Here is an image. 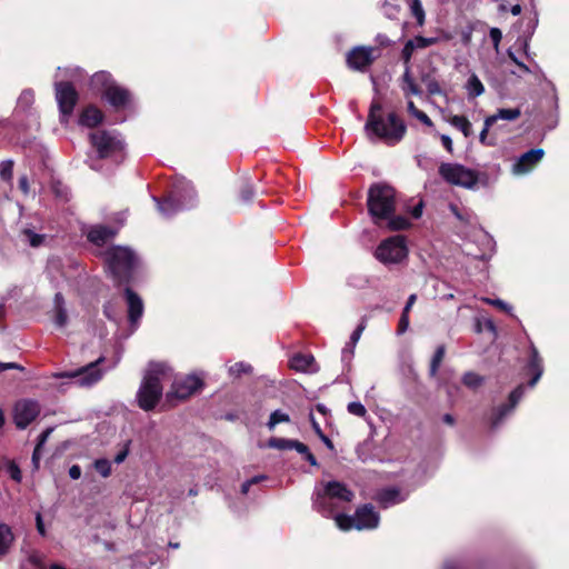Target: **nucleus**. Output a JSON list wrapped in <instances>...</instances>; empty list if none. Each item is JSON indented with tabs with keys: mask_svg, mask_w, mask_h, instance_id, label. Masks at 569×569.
<instances>
[{
	"mask_svg": "<svg viewBox=\"0 0 569 569\" xmlns=\"http://www.w3.org/2000/svg\"><path fill=\"white\" fill-rule=\"evenodd\" d=\"M381 110L380 102L372 101L365 126L366 132L370 139L377 138L389 146H395L403 139L407 126L396 112H390L387 117H383Z\"/></svg>",
	"mask_w": 569,
	"mask_h": 569,
	"instance_id": "1",
	"label": "nucleus"
},
{
	"mask_svg": "<svg viewBox=\"0 0 569 569\" xmlns=\"http://www.w3.org/2000/svg\"><path fill=\"white\" fill-rule=\"evenodd\" d=\"M368 210L376 224L386 220L390 230H402L410 226L405 217H392L395 212V190L387 184L377 183L369 189Z\"/></svg>",
	"mask_w": 569,
	"mask_h": 569,
	"instance_id": "2",
	"label": "nucleus"
},
{
	"mask_svg": "<svg viewBox=\"0 0 569 569\" xmlns=\"http://www.w3.org/2000/svg\"><path fill=\"white\" fill-rule=\"evenodd\" d=\"M171 377V368L162 362H151L137 392L138 406L152 410L162 396V381Z\"/></svg>",
	"mask_w": 569,
	"mask_h": 569,
	"instance_id": "3",
	"label": "nucleus"
},
{
	"mask_svg": "<svg viewBox=\"0 0 569 569\" xmlns=\"http://www.w3.org/2000/svg\"><path fill=\"white\" fill-rule=\"evenodd\" d=\"M355 498L353 492L339 481H328L321 488H316L312 506L325 517H333L342 503L350 502Z\"/></svg>",
	"mask_w": 569,
	"mask_h": 569,
	"instance_id": "4",
	"label": "nucleus"
},
{
	"mask_svg": "<svg viewBox=\"0 0 569 569\" xmlns=\"http://www.w3.org/2000/svg\"><path fill=\"white\" fill-rule=\"evenodd\" d=\"M104 261L114 279L122 281L131 277L140 260L129 247L113 246L106 250Z\"/></svg>",
	"mask_w": 569,
	"mask_h": 569,
	"instance_id": "5",
	"label": "nucleus"
},
{
	"mask_svg": "<svg viewBox=\"0 0 569 569\" xmlns=\"http://www.w3.org/2000/svg\"><path fill=\"white\" fill-rule=\"evenodd\" d=\"M92 90L102 93V97L113 108H124L130 103V92L114 82L111 74L107 71L96 72L90 79Z\"/></svg>",
	"mask_w": 569,
	"mask_h": 569,
	"instance_id": "6",
	"label": "nucleus"
},
{
	"mask_svg": "<svg viewBox=\"0 0 569 569\" xmlns=\"http://www.w3.org/2000/svg\"><path fill=\"white\" fill-rule=\"evenodd\" d=\"M196 191L190 182L181 180L174 184L173 193L168 199L161 202L153 197V200L159 212L164 217H170L180 210L191 208L196 203Z\"/></svg>",
	"mask_w": 569,
	"mask_h": 569,
	"instance_id": "7",
	"label": "nucleus"
},
{
	"mask_svg": "<svg viewBox=\"0 0 569 569\" xmlns=\"http://www.w3.org/2000/svg\"><path fill=\"white\" fill-rule=\"evenodd\" d=\"M380 517L371 505L359 507L353 516L337 513L335 516L336 526L342 531L372 530L379 526Z\"/></svg>",
	"mask_w": 569,
	"mask_h": 569,
	"instance_id": "8",
	"label": "nucleus"
},
{
	"mask_svg": "<svg viewBox=\"0 0 569 569\" xmlns=\"http://www.w3.org/2000/svg\"><path fill=\"white\" fill-rule=\"evenodd\" d=\"M408 256V247L403 236H393L382 241L377 250L376 258L385 263H400Z\"/></svg>",
	"mask_w": 569,
	"mask_h": 569,
	"instance_id": "9",
	"label": "nucleus"
},
{
	"mask_svg": "<svg viewBox=\"0 0 569 569\" xmlns=\"http://www.w3.org/2000/svg\"><path fill=\"white\" fill-rule=\"evenodd\" d=\"M439 173L450 184L466 189H473L478 183L477 172L459 163H442Z\"/></svg>",
	"mask_w": 569,
	"mask_h": 569,
	"instance_id": "10",
	"label": "nucleus"
},
{
	"mask_svg": "<svg viewBox=\"0 0 569 569\" xmlns=\"http://www.w3.org/2000/svg\"><path fill=\"white\" fill-rule=\"evenodd\" d=\"M92 147L97 150L99 158H109L120 154L123 150V142L114 131H96L90 134Z\"/></svg>",
	"mask_w": 569,
	"mask_h": 569,
	"instance_id": "11",
	"label": "nucleus"
},
{
	"mask_svg": "<svg viewBox=\"0 0 569 569\" xmlns=\"http://www.w3.org/2000/svg\"><path fill=\"white\" fill-rule=\"evenodd\" d=\"M104 361L103 357H100L98 360L81 367L80 369L58 372L54 373V378H68L73 381L74 385L80 387H91L97 383L103 375V371L99 368L100 363Z\"/></svg>",
	"mask_w": 569,
	"mask_h": 569,
	"instance_id": "12",
	"label": "nucleus"
},
{
	"mask_svg": "<svg viewBox=\"0 0 569 569\" xmlns=\"http://www.w3.org/2000/svg\"><path fill=\"white\" fill-rule=\"evenodd\" d=\"M201 387V379L193 375L174 379L171 389L166 395V399L171 406H174L176 402L189 398L191 395L197 392Z\"/></svg>",
	"mask_w": 569,
	"mask_h": 569,
	"instance_id": "13",
	"label": "nucleus"
},
{
	"mask_svg": "<svg viewBox=\"0 0 569 569\" xmlns=\"http://www.w3.org/2000/svg\"><path fill=\"white\" fill-rule=\"evenodd\" d=\"M54 88L56 99L62 116V121H64L73 111L78 100V93L71 83L64 81H57Z\"/></svg>",
	"mask_w": 569,
	"mask_h": 569,
	"instance_id": "14",
	"label": "nucleus"
},
{
	"mask_svg": "<svg viewBox=\"0 0 569 569\" xmlns=\"http://www.w3.org/2000/svg\"><path fill=\"white\" fill-rule=\"evenodd\" d=\"M523 395L525 386L520 385L513 391H511V393L509 395V402L507 405H502L492 410L489 417V423L492 429H497L498 427H500L505 419L512 413L513 409L521 400Z\"/></svg>",
	"mask_w": 569,
	"mask_h": 569,
	"instance_id": "15",
	"label": "nucleus"
},
{
	"mask_svg": "<svg viewBox=\"0 0 569 569\" xmlns=\"http://www.w3.org/2000/svg\"><path fill=\"white\" fill-rule=\"evenodd\" d=\"M40 413V406L34 400H20L13 409V419L18 428L24 429Z\"/></svg>",
	"mask_w": 569,
	"mask_h": 569,
	"instance_id": "16",
	"label": "nucleus"
},
{
	"mask_svg": "<svg viewBox=\"0 0 569 569\" xmlns=\"http://www.w3.org/2000/svg\"><path fill=\"white\" fill-rule=\"evenodd\" d=\"M543 156L542 149H531L525 152L512 164L511 173L517 177L528 174L542 160Z\"/></svg>",
	"mask_w": 569,
	"mask_h": 569,
	"instance_id": "17",
	"label": "nucleus"
},
{
	"mask_svg": "<svg viewBox=\"0 0 569 569\" xmlns=\"http://www.w3.org/2000/svg\"><path fill=\"white\" fill-rule=\"evenodd\" d=\"M372 53V48L356 47L347 54V63L352 70L365 71L375 59Z\"/></svg>",
	"mask_w": 569,
	"mask_h": 569,
	"instance_id": "18",
	"label": "nucleus"
},
{
	"mask_svg": "<svg viewBox=\"0 0 569 569\" xmlns=\"http://www.w3.org/2000/svg\"><path fill=\"white\" fill-rule=\"evenodd\" d=\"M126 300L128 305V318L130 325L133 329H137L139 321L143 315V301L142 299L133 292L130 288H127L126 291Z\"/></svg>",
	"mask_w": 569,
	"mask_h": 569,
	"instance_id": "19",
	"label": "nucleus"
},
{
	"mask_svg": "<svg viewBox=\"0 0 569 569\" xmlns=\"http://www.w3.org/2000/svg\"><path fill=\"white\" fill-rule=\"evenodd\" d=\"M118 232V228H111L103 224L91 226L87 231L88 240L96 246H103L113 239Z\"/></svg>",
	"mask_w": 569,
	"mask_h": 569,
	"instance_id": "20",
	"label": "nucleus"
},
{
	"mask_svg": "<svg viewBox=\"0 0 569 569\" xmlns=\"http://www.w3.org/2000/svg\"><path fill=\"white\" fill-rule=\"evenodd\" d=\"M409 492H402L398 488L391 487L381 490L377 495V501L383 507L389 508L393 505L400 503L406 500Z\"/></svg>",
	"mask_w": 569,
	"mask_h": 569,
	"instance_id": "21",
	"label": "nucleus"
},
{
	"mask_svg": "<svg viewBox=\"0 0 569 569\" xmlns=\"http://www.w3.org/2000/svg\"><path fill=\"white\" fill-rule=\"evenodd\" d=\"M529 370L533 373L532 379L529 382L530 387L536 386L543 373L542 359L539 356V352L535 346H531L530 349V360L528 365Z\"/></svg>",
	"mask_w": 569,
	"mask_h": 569,
	"instance_id": "22",
	"label": "nucleus"
},
{
	"mask_svg": "<svg viewBox=\"0 0 569 569\" xmlns=\"http://www.w3.org/2000/svg\"><path fill=\"white\" fill-rule=\"evenodd\" d=\"M315 358L311 355L297 353L290 359V368L300 372H311L313 368Z\"/></svg>",
	"mask_w": 569,
	"mask_h": 569,
	"instance_id": "23",
	"label": "nucleus"
},
{
	"mask_svg": "<svg viewBox=\"0 0 569 569\" xmlns=\"http://www.w3.org/2000/svg\"><path fill=\"white\" fill-rule=\"evenodd\" d=\"M102 112L96 107H88L83 110L80 117V123L82 126L92 128L98 126L102 121Z\"/></svg>",
	"mask_w": 569,
	"mask_h": 569,
	"instance_id": "24",
	"label": "nucleus"
},
{
	"mask_svg": "<svg viewBox=\"0 0 569 569\" xmlns=\"http://www.w3.org/2000/svg\"><path fill=\"white\" fill-rule=\"evenodd\" d=\"M465 89L469 99H475L485 92V86L476 73L469 76Z\"/></svg>",
	"mask_w": 569,
	"mask_h": 569,
	"instance_id": "25",
	"label": "nucleus"
},
{
	"mask_svg": "<svg viewBox=\"0 0 569 569\" xmlns=\"http://www.w3.org/2000/svg\"><path fill=\"white\" fill-rule=\"evenodd\" d=\"M449 122L451 126L460 130L466 138L472 136V124L466 117L453 116Z\"/></svg>",
	"mask_w": 569,
	"mask_h": 569,
	"instance_id": "26",
	"label": "nucleus"
},
{
	"mask_svg": "<svg viewBox=\"0 0 569 569\" xmlns=\"http://www.w3.org/2000/svg\"><path fill=\"white\" fill-rule=\"evenodd\" d=\"M13 540L11 529L3 523H0V556L8 552L10 545Z\"/></svg>",
	"mask_w": 569,
	"mask_h": 569,
	"instance_id": "27",
	"label": "nucleus"
},
{
	"mask_svg": "<svg viewBox=\"0 0 569 569\" xmlns=\"http://www.w3.org/2000/svg\"><path fill=\"white\" fill-rule=\"evenodd\" d=\"M521 116V110L519 108L513 109H499L497 113L489 116L488 118L493 119V123H496L498 120H507V121H513L518 119Z\"/></svg>",
	"mask_w": 569,
	"mask_h": 569,
	"instance_id": "28",
	"label": "nucleus"
},
{
	"mask_svg": "<svg viewBox=\"0 0 569 569\" xmlns=\"http://www.w3.org/2000/svg\"><path fill=\"white\" fill-rule=\"evenodd\" d=\"M229 376L239 378L242 375H249L252 372V367L243 361L236 362L228 368Z\"/></svg>",
	"mask_w": 569,
	"mask_h": 569,
	"instance_id": "29",
	"label": "nucleus"
},
{
	"mask_svg": "<svg viewBox=\"0 0 569 569\" xmlns=\"http://www.w3.org/2000/svg\"><path fill=\"white\" fill-rule=\"evenodd\" d=\"M289 421H290V417L288 413L283 412L281 410H274L273 412H271V415L269 417L267 427L269 428V430H273L277 425L282 423V422H289Z\"/></svg>",
	"mask_w": 569,
	"mask_h": 569,
	"instance_id": "30",
	"label": "nucleus"
},
{
	"mask_svg": "<svg viewBox=\"0 0 569 569\" xmlns=\"http://www.w3.org/2000/svg\"><path fill=\"white\" fill-rule=\"evenodd\" d=\"M296 440L284 439V438H271L268 441V446L270 448H274L278 450H292Z\"/></svg>",
	"mask_w": 569,
	"mask_h": 569,
	"instance_id": "31",
	"label": "nucleus"
},
{
	"mask_svg": "<svg viewBox=\"0 0 569 569\" xmlns=\"http://www.w3.org/2000/svg\"><path fill=\"white\" fill-rule=\"evenodd\" d=\"M493 126V119L492 118H486L483 122V129L481 130L479 134V141L483 146H495L496 140L488 137L489 129Z\"/></svg>",
	"mask_w": 569,
	"mask_h": 569,
	"instance_id": "32",
	"label": "nucleus"
},
{
	"mask_svg": "<svg viewBox=\"0 0 569 569\" xmlns=\"http://www.w3.org/2000/svg\"><path fill=\"white\" fill-rule=\"evenodd\" d=\"M292 450H296L297 452H299L300 455H302L305 457V459L311 465V466H317L318 462H317V459L315 458V456L310 452L309 448L296 440L295 442V446H293V449Z\"/></svg>",
	"mask_w": 569,
	"mask_h": 569,
	"instance_id": "33",
	"label": "nucleus"
},
{
	"mask_svg": "<svg viewBox=\"0 0 569 569\" xmlns=\"http://www.w3.org/2000/svg\"><path fill=\"white\" fill-rule=\"evenodd\" d=\"M93 468L98 473H100L103 478H107L111 475L112 468L111 462L108 459L101 458L97 459L93 462Z\"/></svg>",
	"mask_w": 569,
	"mask_h": 569,
	"instance_id": "34",
	"label": "nucleus"
},
{
	"mask_svg": "<svg viewBox=\"0 0 569 569\" xmlns=\"http://www.w3.org/2000/svg\"><path fill=\"white\" fill-rule=\"evenodd\" d=\"M445 347L439 346L432 357L431 365H430V375L435 376L439 369V366L445 357Z\"/></svg>",
	"mask_w": 569,
	"mask_h": 569,
	"instance_id": "35",
	"label": "nucleus"
},
{
	"mask_svg": "<svg viewBox=\"0 0 569 569\" xmlns=\"http://www.w3.org/2000/svg\"><path fill=\"white\" fill-rule=\"evenodd\" d=\"M462 381L467 387L476 389L482 385L483 378L478 373L467 372L463 375Z\"/></svg>",
	"mask_w": 569,
	"mask_h": 569,
	"instance_id": "36",
	"label": "nucleus"
},
{
	"mask_svg": "<svg viewBox=\"0 0 569 569\" xmlns=\"http://www.w3.org/2000/svg\"><path fill=\"white\" fill-rule=\"evenodd\" d=\"M411 13L416 18L419 26L425 22V11L420 0H412L410 4Z\"/></svg>",
	"mask_w": 569,
	"mask_h": 569,
	"instance_id": "37",
	"label": "nucleus"
},
{
	"mask_svg": "<svg viewBox=\"0 0 569 569\" xmlns=\"http://www.w3.org/2000/svg\"><path fill=\"white\" fill-rule=\"evenodd\" d=\"M436 38L416 37L410 40V46H415V49H423L436 43Z\"/></svg>",
	"mask_w": 569,
	"mask_h": 569,
	"instance_id": "38",
	"label": "nucleus"
},
{
	"mask_svg": "<svg viewBox=\"0 0 569 569\" xmlns=\"http://www.w3.org/2000/svg\"><path fill=\"white\" fill-rule=\"evenodd\" d=\"M348 412L350 415L357 416V417H365L367 415V409L365 406L359 401H352L347 407Z\"/></svg>",
	"mask_w": 569,
	"mask_h": 569,
	"instance_id": "39",
	"label": "nucleus"
},
{
	"mask_svg": "<svg viewBox=\"0 0 569 569\" xmlns=\"http://www.w3.org/2000/svg\"><path fill=\"white\" fill-rule=\"evenodd\" d=\"M7 472L12 480H14L17 482L21 481V479H22L21 470L14 461H8Z\"/></svg>",
	"mask_w": 569,
	"mask_h": 569,
	"instance_id": "40",
	"label": "nucleus"
},
{
	"mask_svg": "<svg viewBox=\"0 0 569 569\" xmlns=\"http://www.w3.org/2000/svg\"><path fill=\"white\" fill-rule=\"evenodd\" d=\"M23 236L26 238V241H28L31 247H38L43 241L42 234H38L31 230H24Z\"/></svg>",
	"mask_w": 569,
	"mask_h": 569,
	"instance_id": "41",
	"label": "nucleus"
},
{
	"mask_svg": "<svg viewBox=\"0 0 569 569\" xmlns=\"http://www.w3.org/2000/svg\"><path fill=\"white\" fill-rule=\"evenodd\" d=\"M482 301L490 306H495L508 313H511L512 311V307L501 299L482 298Z\"/></svg>",
	"mask_w": 569,
	"mask_h": 569,
	"instance_id": "42",
	"label": "nucleus"
},
{
	"mask_svg": "<svg viewBox=\"0 0 569 569\" xmlns=\"http://www.w3.org/2000/svg\"><path fill=\"white\" fill-rule=\"evenodd\" d=\"M382 11L387 18L396 19L399 13V6L385 1L382 3Z\"/></svg>",
	"mask_w": 569,
	"mask_h": 569,
	"instance_id": "43",
	"label": "nucleus"
},
{
	"mask_svg": "<svg viewBox=\"0 0 569 569\" xmlns=\"http://www.w3.org/2000/svg\"><path fill=\"white\" fill-rule=\"evenodd\" d=\"M401 89L407 99H409L410 96H420L422 92L415 81L408 84H401Z\"/></svg>",
	"mask_w": 569,
	"mask_h": 569,
	"instance_id": "44",
	"label": "nucleus"
},
{
	"mask_svg": "<svg viewBox=\"0 0 569 569\" xmlns=\"http://www.w3.org/2000/svg\"><path fill=\"white\" fill-rule=\"evenodd\" d=\"M13 174V162L8 160L1 163L0 177L3 180H10Z\"/></svg>",
	"mask_w": 569,
	"mask_h": 569,
	"instance_id": "45",
	"label": "nucleus"
},
{
	"mask_svg": "<svg viewBox=\"0 0 569 569\" xmlns=\"http://www.w3.org/2000/svg\"><path fill=\"white\" fill-rule=\"evenodd\" d=\"M426 87H427L428 93L431 94V96H436V94L441 96V94H443V91H442L440 84L435 79L427 80L426 81Z\"/></svg>",
	"mask_w": 569,
	"mask_h": 569,
	"instance_id": "46",
	"label": "nucleus"
},
{
	"mask_svg": "<svg viewBox=\"0 0 569 569\" xmlns=\"http://www.w3.org/2000/svg\"><path fill=\"white\" fill-rule=\"evenodd\" d=\"M365 329H366V322L361 321V323H359L358 327L351 333L349 343L352 345V348H356V345L358 343Z\"/></svg>",
	"mask_w": 569,
	"mask_h": 569,
	"instance_id": "47",
	"label": "nucleus"
},
{
	"mask_svg": "<svg viewBox=\"0 0 569 569\" xmlns=\"http://www.w3.org/2000/svg\"><path fill=\"white\" fill-rule=\"evenodd\" d=\"M489 36H490V39L493 43V48L496 50V52L499 51V44H500V41L502 39V32L500 29L498 28H491L490 31H489Z\"/></svg>",
	"mask_w": 569,
	"mask_h": 569,
	"instance_id": "48",
	"label": "nucleus"
},
{
	"mask_svg": "<svg viewBox=\"0 0 569 569\" xmlns=\"http://www.w3.org/2000/svg\"><path fill=\"white\" fill-rule=\"evenodd\" d=\"M54 323L58 327H63L67 323V311L66 309H56Z\"/></svg>",
	"mask_w": 569,
	"mask_h": 569,
	"instance_id": "49",
	"label": "nucleus"
},
{
	"mask_svg": "<svg viewBox=\"0 0 569 569\" xmlns=\"http://www.w3.org/2000/svg\"><path fill=\"white\" fill-rule=\"evenodd\" d=\"M355 353V348H352V345L349 342L346 345V347L342 349L341 352V359L345 362H350Z\"/></svg>",
	"mask_w": 569,
	"mask_h": 569,
	"instance_id": "50",
	"label": "nucleus"
},
{
	"mask_svg": "<svg viewBox=\"0 0 569 569\" xmlns=\"http://www.w3.org/2000/svg\"><path fill=\"white\" fill-rule=\"evenodd\" d=\"M408 327H409V313L402 312L400 320H399L398 335L405 333L407 331Z\"/></svg>",
	"mask_w": 569,
	"mask_h": 569,
	"instance_id": "51",
	"label": "nucleus"
},
{
	"mask_svg": "<svg viewBox=\"0 0 569 569\" xmlns=\"http://www.w3.org/2000/svg\"><path fill=\"white\" fill-rule=\"evenodd\" d=\"M508 56L510 58V60L512 62H515L523 72L526 73H531L533 72L531 68H529L527 64H525L523 62H521L516 56L515 53H512L511 51L508 52Z\"/></svg>",
	"mask_w": 569,
	"mask_h": 569,
	"instance_id": "52",
	"label": "nucleus"
},
{
	"mask_svg": "<svg viewBox=\"0 0 569 569\" xmlns=\"http://www.w3.org/2000/svg\"><path fill=\"white\" fill-rule=\"evenodd\" d=\"M254 196V191L251 184H246L241 190V198L243 201H250Z\"/></svg>",
	"mask_w": 569,
	"mask_h": 569,
	"instance_id": "53",
	"label": "nucleus"
},
{
	"mask_svg": "<svg viewBox=\"0 0 569 569\" xmlns=\"http://www.w3.org/2000/svg\"><path fill=\"white\" fill-rule=\"evenodd\" d=\"M128 453H129V443H127L124 446V448L116 455L114 462L118 465L122 463L126 460V458L128 457Z\"/></svg>",
	"mask_w": 569,
	"mask_h": 569,
	"instance_id": "54",
	"label": "nucleus"
},
{
	"mask_svg": "<svg viewBox=\"0 0 569 569\" xmlns=\"http://www.w3.org/2000/svg\"><path fill=\"white\" fill-rule=\"evenodd\" d=\"M52 430V428H47L44 431H42L38 438V443L36 447L41 448L50 437Z\"/></svg>",
	"mask_w": 569,
	"mask_h": 569,
	"instance_id": "55",
	"label": "nucleus"
},
{
	"mask_svg": "<svg viewBox=\"0 0 569 569\" xmlns=\"http://www.w3.org/2000/svg\"><path fill=\"white\" fill-rule=\"evenodd\" d=\"M36 525H37V530L38 532L44 537L46 536V528H44V523H43V520H42V517H41V513H37L36 515Z\"/></svg>",
	"mask_w": 569,
	"mask_h": 569,
	"instance_id": "56",
	"label": "nucleus"
},
{
	"mask_svg": "<svg viewBox=\"0 0 569 569\" xmlns=\"http://www.w3.org/2000/svg\"><path fill=\"white\" fill-rule=\"evenodd\" d=\"M69 476L71 479L77 480L81 477V468L78 465H73L69 468Z\"/></svg>",
	"mask_w": 569,
	"mask_h": 569,
	"instance_id": "57",
	"label": "nucleus"
},
{
	"mask_svg": "<svg viewBox=\"0 0 569 569\" xmlns=\"http://www.w3.org/2000/svg\"><path fill=\"white\" fill-rule=\"evenodd\" d=\"M415 118L428 127H431L433 124L431 119L422 111H419Z\"/></svg>",
	"mask_w": 569,
	"mask_h": 569,
	"instance_id": "58",
	"label": "nucleus"
},
{
	"mask_svg": "<svg viewBox=\"0 0 569 569\" xmlns=\"http://www.w3.org/2000/svg\"><path fill=\"white\" fill-rule=\"evenodd\" d=\"M415 46H410V40L405 44V48L402 50V54L405 57V59L408 61L411 56H412V52L415 51Z\"/></svg>",
	"mask_w": 569,
	"mask_h": 569,
	"instance_id": "59",
	"label": "nucleus"
},
{
	"mask_svg": "<svg viewBox=\"0 0 569 569\" xmlns=\"http://www.w3.org/2000/svg\"><path fill=\"white\" fill-rule=\"evenodd\" d=\"M19 188L24 194L29 193V182L26 176L20 177L19 179Z\"/></svg>",
	"mask_w": 569,
	"mask_h": 569,
	"instance_id": "60",
	"label": "nucleus"
},
{
	"mask_svg": "<svg viewBox=\"0 0 569 569\" xmlns=\"http://www.w3.org/2000/svg\"><path fill=\"white\" fill-rule=\"evenodd\" d=\"M417 300V296L415 293L410 295L408 300H407V303L402 310V312L405 313H409V311L411 310L412 306L415 305Z\"/></svg>",
	"mask_w": 569,
	"mask_h": 569,
	"instance_id": "61",
	"label": "nucleus"
},
{
	"mask_svg": "<svg viewBox=\"0 0 569 569\" xmlns=\"http://www.w3.org/2000/svg\"><path fill=\"white\" fill-rule=\"evenodd\" d=\"M441 142L443 147L449 151L452 152V140L449 136L442 134L441 136Z\"/></svg>",
	"mask_w": 569,
	"mask_h": 569,
	"instance_id": "62",
	"label": "nucleus"
},
{
	"mask_svg": "<svg viewBox=\"0 0 569 569\" xmlns=\"http://www.w3.org/2000/svg\"><path fill=\"white\" fill-rule=\"evenodd\" d=\"M54 308L56 309H64V299L61 293H56L54 296Z\"/></svg>",
	"mask_w": 569,
	"mask_h": 569,
	"instance_id": "63",
	"label": "nucleus"
},
{
	"mask_svg": "<svg viewBox=\"0 0 569 569\" xmlns=\"http://www.w3.org/2000/svg\"><path fill=\"white\" fill-rule=\"evenodd\" d=\"M407 110L412 117H416L417 113L420 111L419 109L416 108L413 101L410 99H408L407 101Z\"/></svg>",
	"mask_w": 569,
	"mask_h": 569,
	"instance_id": "64",
	"label": "nucleus"
}]
</instances>
